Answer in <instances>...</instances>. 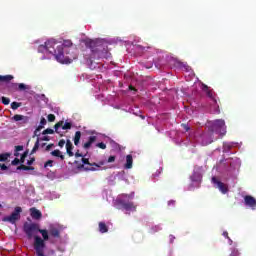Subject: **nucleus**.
Instances as JSON below:
<instances>
[{
  "label": "nucleus",
  "mask_w": 256,
  "mask_h": 256,
  "mask_svg": "<svg viewBox=\"0 0 256 256\" xmlns=\"http://www.w3.org/2000/svg\"><path fill=\"white\" fill-rule=\"evenodd\" d=\"M85 46L87 49L91 50L90 57H86V63L90 69H95V65H93L94 59H107L109 58V51L107 48L103 46V42L101 40H86Z\"/></svg>",
  "instance_id": "nucleus-1"
},
{
  "label": "nucleus",
  "mask_w": 256,
  "mask_h": 256,
  "mask_svg": "<svg viewBox=\"0 0 256 256\" xmlns=\"http://www.w3.org/2000/svg\"><path fill=\"white\" fill-rule=\"evenodd\" d=\"M55 45H57L55 40H48L45 42V45H40L38 47V53H45V51H48V53L54 55L58 63H62L63 65L73 63V60L77 59V56L75 55L65 56L63 53V46H57V49L55 50Z\"/></svg>",
  "instance_id": "nucleus-2"
},
{
  "label": "nucleus",
  "mask_w": 256,
  "mask_h": 256,
  "mask_svg": "<svg viewBox=\"0 0 256 256\" xmlns=\"http://www.w3.org/2000/svg\"><path fill=\"white\" fill-rule=\"evenodd\" d=\"M212 131L219 133L221 137L227 135V126L225 125V120L217 119L212 122Z\"/></svg>",
  "instance_id": "nucleus-3"
},
{
  "label": "nucleus",
  "mask_w": 256,
  "mask_h": 256,
  "mask_svg": "<svg viewBox=\"0 0 256 256\" xmlns=\"http://www.w3.org/2000/svg\"><path fill=\"white\" fill-rule=\"evenodd\" d=\"M23 209L19 206L15 207L14 211L10 216H5L2 218V221L5 223H11L12 225H15L19 219H21V212Z\"/></svg>",
  "instance_id": "nucleus-4"
},
{
  "label": "nucleus",
  "mask_w": 256,
  "mask_h": 256,
  "mask_svg": "<svg viewBox=\"0 0 256 256\" xmlns=\"http://www.w3.org/2000/svg\"><path fill=\"white\" fill-rule=\"evenodd\" d=\"M74 164L77 165V169H84V171H97V168L93 167V163L89 162L88 158L82 157V164L75 160Z\"/></svg>",
  "instance_id": "nucleus-5"
},
{
  "label": "nucleus",
  "mask_w": 256,
  "mask_h": 256,
  "mask_svg": "<svg viewBox=\"0 0 256 256\" xmlns=\"http://www.w3.org/2000/svg\"><path fill=\"white\" fill-rule=\"evenodd\" d=\"M117 205L121 206L125 211H137V206L133 202H127L123 199L117 200Z\"/></svg>",
  "instance_id": "nucleus-6"
},
{
  "label": "nucleus",
  "mask_w": 256,
  "mask_h": 256,
  "mask_svg": "<svg viewBox=\"0 0 256 256\" xmlns=\"http://www.w3.org/2000/svg\"><path fill=\"white\" fill-rule=\"evenodd\" d=\"M212 183H214V185H216L219 191H221V193H223L224 195L225 193H228L229 187L227 186V184L217 180V177H212Z\"/></svg>",
  "instance_id": "nucleus-7"
},
{
  "label": "nucleus",
  "mask_w": 256,
  "mask_h": 256,
  "mask_svg": "<svg viewBox=\"0 0 256 256\" xmlns=\"http://www.w3.org/2000/svg\"><path fill=\"white\" fill-rule=\"evenodd\" d=\"M48 231V237H53L54 239H61V230L55 225H50Z\"/></svg>",
  "instance_id": "nucleus-8"
},
{
  "label": "nucleus",
  "mask_w": 256,
  "mask_h": 256,
  "mask_svg": "<svg viewBox=\"0 0 256 256\" xmlns=\"http://www.w3.org/2000/svg\"><path fill=\"white\" fill-rule=\"evenodd\" d=\"M244 205H246V207H250L253 210L256 209V199L255 197L251 196V195H246L244 197Z\"/></svg>",
  "instance_id": "nucleus-9"
},
{
  "label": "nucleus",
  "mask_w": 256,
  "mask_h": 256,
  "mask_svg": "<svg viewBox=\"0 0 256 256\" xmlns=\"http://www.w3.org/2000/svg\"><path fill=\"white\" fill-rule=\"evenodd\" d=\"M62 127V129L65 131L67 129H71L72 124L71 122H64V121H59L54 125L55 133H60L59 128Z\"/></svg>",
  "instance_id": "nucleus-10"
},
{
  "label": "nucleus",
  "mask_w": 256,
  "mask_h": 256,
  "mask_svg": "<svg viewBox=\"0 0 256 256\" xmlns=\"http://www.w3.org/2000/svg\"><path fill=\"white\" fill-rule=\"evenodd\" d=\"M13 121L19 122L22 121V123L25 125L29 123V118L27 116L16 114L12 117Z\"/></svg>",
  "instance_id": "nucleus-11"
},
{
  "label": "nucleus",
  "mask_w": 256,
  "mask_h": 256,
  "mask_svg": "<svg viewBox=\"0 0 256 256\" xmlns=\"http://www.w3.org/2000/svg\"><path fill=\"white\" fill-rule=\"evenodd\" d=\"M73 149H75V147L73 146V143L71 142V140H67L66 141V153L69 157H73L75 155V153H73Z\"/></svg>",
  "instance_id": "nucleus-12"
},
{
  "label": "nucleus",
  "mask_w": 256,
  "mask_h": 256,
  "mask_svg": "<svg viewBox=\"0 0 256 256\" xmlns=\"http://www.w3.org/2000/svg\"><path fill=\"white\" fill-rule=\"evenodd\" d=\"M124 169H133V155L128 154L126 156V163L124 164Z\"/></svg>",
  "instance_id": "nucleus-13"
},
{
  "label": "nucleus",
  "mask_w": 256,
  "mask_h": 256,
  "mask_svg": "<svg viewBox=\"0 0 256 256\" xmlns=\"http://www.w3.org/2000/svg\"><path fill=\"white\" fill-rule=\"evenodd\" d=\"M30 213H31L32 219L39 220L41 219V217H43V214L41 213V211L37 210V208H31Z\"/></svg>",
  "instance_id": "nucleus-14"
},
{
  "label": "nucleus",
  "mask_w": 256,
  "mask_h": 256,
  "mask_svg": "<svg viewBox=\"0 0 256 256\" xmlns=\"http://www.w3.org/2000/svg\"><path fill=\"white\" fill-rule=\"evenodd\" d=\"M95 141H97V136H90L88 141L84 143L83 149H90Z\"/></svg>",
  "instance_id": "nucleus-15"
},
{
  "label": "nucleus",
  "mask_w": 256,
  "mask_h": 256,
  "mask_svg": "<svg viewBox=\"0 0 256 256\" xmlns=\"http://www.w3.org/2000/svg\"><path fill=\"white\" fill-rule=\"evenodd\" d=\"M14 77L13 75H0V83H11L13 81Z\"/></svg>",
  "instance_id": "nucleus-16"
},
{
  "label": "nucleus",
  "mask_w": 256,
  "mask_h": 256,
  "mask_svg": "<svg viewBox=\"0 0 256 256\" xmlns=\"http://www.w3.org/2000/svg\"><path fill=\"white\" fill-rule=\"evenodd\" d=\"M98 229L101 233H108L109 227H107V224L105 222H99Z\"/></svg>",
  "instance_id": "nucleus-17"
},
{
  "label": "nucleus",
  "mask_w": 256,
  "mask_h": 256,
  "mask_svg": "<svg viewBox=\"0 0 256 256\" xmlns=\"http://www.w3.org/2000/svg\"><path fill=\"white\" fill-rule=\"evenodd\" d=\"M60 47H62V48L65 47L66 49H69V47H73V42H72L71 40H64L63 43H62V45H60ZM62 53L65 54V52L63 51V49H62Z\"/></svg>",
  "instance_id": "nucleus-18"
},
{
  "label": "nucleus",
  "mask_w": 256,
  "mask_h": 256,
  "mask_svg": "<svg viewBox=\"0 0 256 256\" xmlns=\"http://www.w3.org/2000/svg\"><path fill=\"white\" fill-rule=\"evenodd\" d=\"M17 170L18 171H34L35 168L33 166H26V165H23L21 164L20 166L17 167Z\"/></svg>",
  "instance_id": "nucleus-19"
},
{
  "label": "nucleus",
  "mask_w": 256,
  "mask_h": 256,
  "mask_svg": "<svg viewBox=\"0 0 256 256\" xmlns=\"http://www.w3.org/2000/svg\"><path fill=\"white\" fill-rule=\"evenodd\" d=\"M81 141V131H76L74 136V145L77 147Z\"/></svg>",
  "instance_id": "nucleus-20"
},
{
  "label": "nucleus",
  "mask_w": 256,
  "mask_h": 256,
  "mask_svg": "<svg viewBox=\"0 0 256 256\" xmlns=\"http://www.w3.org/2000/svg\"><path fill=\"white\" fill-rule=\"evenodd\" d=\"M9 157H11V153L0 154V162L5 163V161H7Z\"/></svg>",
  "instance_id": "nucleus-21"
},
{
  "label": "nucleus",
  "mask_w": 256,
  "mask_h": 256,
  "mask_svg": "<svg viewBox=\"0 0 256 256\" xmlns=\"http://www.w3.org/2000/svg\"><path fill=\"white\" fill-rule=\"evenodd\" d=\"M191 181H194V182L201 181V174L194 172L191 176Z\"/></svg>",
  "instance_id": "nucleus-22"
},
{
  "label": "nucleus",
  "mask_w": 256,
  "mask_h": 256,
  "mask_svg": "<svg viewBox=\"0 0 256 256\" xmlns=\"http://www.w3.org/2000/svg\"><path fill=\"white\" fill-rule=\"evenodd\" d=\"M207 97H209L210 99H212L213 103L215 105H217V99H215V97H213V92L211 90L206 91Z\"/></svg>",
  "instance_id": "nucleus-23"
},
{
  "label": "nucleus",
  "mask_w": 256,
  "mask_h": 256,
  "mask_svg": "<svg viewBox=\"0 0 256 256\" xmlns=\"http://www.w3.org/2000/svg\"><path fill=\"white\" fill-rule=\"evenodd\" d=\"M38 150H39V138L37 139V141L34 144V147L31 150V155H33L34 153H37Z\"/></svg>",
  "instance_id": "nucleus-24"
},
{
  "label": "nucleus",
  "mask_w": 256,
  "mask_h": 256,
  "mask_svg": "<svg viewBox=\"0 0 256 256\" xmlns=\"http://www.w3.org/2000/svg\"><path fill=\"white\" fill-rule=\"evenodd\" d=\"M17 83H9L8 85H7V88L9 89V91H15V90H17Z\"/></svg>",
  "instance_id": "nucleus-25"
},
{
  "label": "nucleus",
  "mask_w": 256,
  "mask_h": 256,
  "mask_svg": "<svg viewBox=\"0 0 256 256\" xmlns=\"http://www.w3.org/2000/svg\"><path fill=\"white\" fill-rule=\"evenodd\" d=\"M53 133H55V130L47 128L42 132V135H53Z\"/></svg>",
  "instance_id": "nucleus-26"
},
{
  "label": "nucleus",
  "mask_w": 256,
  "mask_h": 256,
  "mask_svg": "<svg viewBox=\"0 0 256 256\" xmlns=\"http://www.w3.org/2000/svg\"><path fill=\"white\" fill-rule=\"evenodd\" d=\"M18 107H21V102H12L11 103V109H13V111H16V109Z\"/></svg>",
  "instance_id": "nucleus-27"
},
{
  "label": "nucleus",
  "mask_w": 256,
  "mask_h": 256,
  "mask_svg": "<svg viewBox=\"0 0 256 256\" xmlns=\"http://www.w3.org/2000/svg\"><path fill=\"white\" fill-rule=\"evenodd\" d=\"M27 155H29V151H25L20 157V163H25V159H27Z\"/></svg>",
  "instance_id": "nucleus-28"
},
{
  "label": "nucleus",
  "mask_w": 256,
  "mask_h": 256,
  "mask_svg": "<svg viewBox=\"0 0 256 256\" xmlns=\"http://www.w3.org/2000/svg\"><path fill=\"white\" fill-rule=\"evenodd\" d=\"M18 89H19V91H25V90L29 89V86L25 85L24 83H20V84H18Z\"/></svg>",
  "instance_id": "nucleus-29"
},
{
  "label": "nucleus",
  "mask_w": 256,
  "mask_h": 256,
  "mask_svg": "<svg viewBox=\"0 0 256 256\" xmlns=\"http://www.w3.org/2000/svg\"><path fill=\"white\" fill-rule=\"evenodd\" d=\"M1 101H2L3 105H9L11 103V99H9L5 96H2Z\"/></svg>",
  "instance_id": "nucleus-30"
},
{
  "label": "nucleus",
  "mask_w": 256,
  "mask_h": 256,
  "mask_svg": "<svg viewBox=\"0 0 256 256\" xmlns=\"http://www.w3.org/2000/svg\"><path fill=\"white\" fill-rule=\"evenodd\" d=\"M53 157H61V150H54L51 152Z\"/></svg>",
  "instance_id": "nucleus-31"
},
{
  "label": "nucleus",
  "mask_w": 256,
  "mask_h": 256,
  "mask_svg": "<svg viewBox=\"0 0 256 256\" xmlns=\"http://www.w3.org/2000/svg\"><path fill=\"white\" fill-rule=\"evenodd\" d=\"M96 147H98L99 149H107V144L100 142L96 144Z\"/></svg>",
  "instance_id": "nucleus-32"
},
{
  "label": "nucleus",
  "mask_w": 256,
  "mask_h": 256,
  "mask_svg": "<svg viewBox=\"0 0 256 256\" xmlns=\"http://www.w3.org/2000/svg\"><path fill=\"white\" fill-rule=\"evenodd\" d=\"M44 167L45 169H47V167H53V160H48L45 162Z\"/></svg>",
  "instance_id": "nucleus-33"
},
{
  "label": "nucleus",
  "mask_w": 256,
  "mask_h": 256,
  "mask_svg": "<svg viewBox=\"0 0 256 256\" xmlns=\"http://www.w3.org/2000/svg\"><path fill=\"white\" fill-rule=\"evenodd\" d=\"M47 119H48L49 123H53V121H55V116H54V114H49V115L47 116Z\"/></svg>",
  "instance_id": "nucleus-34"
},
{
  "label": "nucleus",
  "mask_w": 256,
  "mask_h": 256,
  "mask_svg": "<svg viewBox=\"0 0 256 256\" xmlns=\"http://www.w3.org/2000/svg\"><path fill=\"white\" fill-rule=\"evenodd\" d=\"M19 163H21V160L19 158H15L12 162L11 165L17 166L19 165Z\"/></svg>",
  "instance_id": "nucleus-35"
},
{
  "label": "nucleus",
  "mask_w": 256,
  "mask_h": 256,
  "mask_svg": "<svg viewBox=\"0 0 256 256\" xmlns=\"http://www.w3.org/2000/svg\"><path fill=\"white\" fill-rule=\"evenodd\" d=\"M223 236L226 237V239L229 240L230 244L233 243V240H231V238H229V233H228L227 231H224V232H223Z\"/></svg>",
  "instance_id": "nucleus-36"
},
{
  "label": "nucleus",
  "mask_w": 256,
  "mask_h": 256,
  "mask_svg": "<svg viewBox=\"0 0 256 256\" xmlns=\"http://www.w3.org/2000/svg\"><path fill=\"white\" fill-rule=\"evenodd\" d=\"M115 159H117L115 156L108 157L107 163H115Z\"/></svg>",
  "instance_id": "nucleus-37"
},
{
  "label": "nucleus",
  "mask_w": 256,
  "mask_h": 256,
  "mask_svg": "<svg viewBox=\"0 0 256 256\" xmlns=\"http://www.w3.org/2000/svg\"><path fill=\"white\" fill-rule=\"evenodd\" d=\"M92 165H93V167H101V166L105 165V162L100 161L99 163H93Z\"/></svg>",
  "instance_id": "nucleus-38"
},
{
  "label": "nucleus",
  "mask_w": 256,
  "mask_h": 256,
  "mask_svg": "<svg viewBox=\"0 0 256 256\" xmlns=\"http://www.w3.org/2000/svg\"><path fill=\"white\" fill-rule=\"evenodd\" d=\"M181 127L184 129V131H189L191 129V127H189L188 124H181Z\"/></svg>",
  "instance_id": "nucleus-39"
},
{
  "label": "nucleus",
  "mask_w": 256,
  "mask_h": 256,
  "mask_svg": "<svg viewBox=\"0 0 256 256\" xmlns=\"http://www.w3.org/2000/svg\"><path fill=\"white\" fill-rule=\"evenodd\" d=\"M74 155H75L76 159H78V157H85V155H83V153L79 152V150H77Z\"/></svg>",
  "instance_id": "nucleus-40"
},
{
  "label": "nucleus",
  "mask_w": 256,
  "mask_h": 256,
  "mask_svg": "<svg viewBox=\"0 0 256 256\" xmlns=\"http://www.w3.org/2000/svg\"><path fill=\"white\" fill-rule=\"evenodd\" d=\"M15 151L16 153H19V151H23V146L21 145L15 146Z\"/></svg>",
  "instance_id": "nucleus-41"
},
{
  "label": "nucleus",
  "mask_w": 256,
  "mask_h": 256,
  "mask_svg": "<svg viewBox=\"0 0 256 256\" xmlns=\"http://www.w3.org/2000/svg\"><path fill=\"white\" fill-rule=\"evenodd\" d=\"M41 129H43V126H42V125H39V126L36 128V130L34 131V135L37 136V133H39V131H40Z\"/></svg>",
  "instance_id": "nucleus-42"
},
{
  "label": "nucleus",
  "mask_w": 256,
  "mask_h": 256,
  "mask_svg": "<svg viewBox=\"0 0 256 256\" xmlns=\"http://www.w3.org/2000/svg\"><path fill=\"white\" fill-rule=\"evenodd\" d=\"M58 146L59 147H61V148H63V147H65V140H60L59 142H58Z\"/></svg>",
  "instance_id": "nucleus-43"
},
{
  "label": "nucleus",
  "mask_w": 256,
  "mask_h": 256,
  "mask_svg": "<svg viewBox=\"0 0 256 256\" xmlns=\"http://www.w3.org/2000/svg\"><path fill=\"white\" fill-rule=\"evenodd\" d=\"M202 91L204 92L209 91V86H207L206 84H202Z\"/></svg>",
  "instance_id": "nucleus-44"
},
{
  "label": "nucleus",
  "mask_w": 256,
  "mask_h": 256,
  "mask_svg": "<svg viewBox=\"0 0 256 256\" xmlns=\"http://www.w3.org/2000/svg\"><path fill=\"white\" fill-rule=\"evenodd\" d=\"M40 125H42V127H43V125H47V120L42 117L40 120Z\"/></svg>",
  "instance_id": "nucleus-45"
},
{
  "label": "nucleus",
  "mask_w": 256,
  "mask_h": 256,
  "mask_svg": "<svg viewBox=\"0 0 256 256\" xmlns=\"http://www.w3.org/2000/svg\"><path fill=\"white\" fill-rule=\"evenodd\" d=\"M0 169H1L2 171H7V169H9V168L7 167V165L1 164Z\"/></svg>",
  "instance_id": "nucleus-46"
},
{
  "label": "nucleus",
  "mask_w": 256,
  "mask_h": 256,
  "mask_svg": "<svg viewBox=\"0 0 256 256\" xmlns=\"http://www.w3.org/2000/svg\"><path fill=\"white\" fill-rule=\"evenodd\" d=\"M33 163H35V158H31L27 161V165H33Z\"/></svg>",
  "instance_id": "nucleus-47"
},
{
  "label": "nucleus",
  "mask_w": 256,
  "mask_h": 256,
  "mask_svg": "<svg viewBox=\"0 0 256 256\" xmlns=\"http://www.w3.org/2000/svg\"><path fill=\"white\" fill-rule=\"evenodd\" d=\"M229 149H231V145L224 144V151H229Z\"/></svg>",
  "instance_id": "nucleus-48"
},
{
  "label": "nucleus",
  "mask_w": 256,
  "mask_h": 256,
  "mask_svg": "<svg viewBox=\"0 0 256 256\" xmlns=\"http://www.w3.org/2000/svg\"><path fill=\"white\" fill-rule=\"evenodd\" d=\"M53 147V144H49L46 146V151H51V148Z\"/></svg>",
  "instance_id": "nucleus-49"
},
{
  "label": "nucleus",
  "mask_w": 256,
  "mask_h": 256,
  "mask_svg": "<svg viewBox=\"0 0 256 256\" xmlns=\"http://www.w3.org/2000/svg\"><path fill=\"white\" fill-rule=\"evenodd\" d=\"M48 255H55V250L54 249H50L48 251Z\"/></svg>",
  "instance_id": "nucleus-50"
},
{
  "label": "nucleus",
  "mask_w": 256,
  "mask_h": 256,
  "mask_svg": "<svg viewBox=\"0 0 256 256\" xmlns=\"http://www.w3.org/2000/svg\"><path fill=\"white\" fill-rule=\"evenodd\" d=\"M168 205H169V206L175 205V200H170V201L168 202Z\"/></svg>",
  "instance_id": "nucleus-51"
},
{
  "label": "nucleus",
  "mask_w": 256,
  "mask_h": 256,
  "mask_svg": "<svg viewBox=\"0 0 256 256\" xmlns=\"http://www.w3.org/2000/svg\"><path fill=\"white\" fill-rule=\"evenodd\" d=\"M42 141H49V136L42 137Z\"/></svg>",
  "instance_id": "nucleus-52"
},
{
  "label": "nucleus",
  "mask_w": 256,
  "mask_h": 256,
  "mask_svg": "<svg viewBox=\"0 0 256 256\" xmlns=\"http://www.w3.org/2000/svg\"><path fill=\"white\" fill-rule=\"evenodd\" d=\"M58 157L61 159V161L65 160V156L63 154H61V153H60V156H58Z\"/></svg>",
  "instance_id": "nucleus-53"
},
{
  "label": "nucleus",
  "mask_w": 256,
  "mask_h": 256,
  "mask_svg": "<svg viewBox=\"0 0 256 256\" xmlns=\"http://www.w3.org/2000/svg\"><path fill=\"white\" fill-rule=\"evenodd\" d=\"M211 142H212V141H209V142L203 141V142H202V145H209V144H211Z\"/></svg>",
  "instance_id": "nucleus-54"
},
{
  "label": "nucleus",
  "mask_w": 256,
  "mask_h": 256,
  "mask_svg": "<svg viewBox=\"0 0 256 256\" xmlns=\"http://www.w3.org/2000/svg\"><path fill=\"white\" fill-rule=\"evenodd\" d=\"M15 157H19V152L14 153Z\"/></svg>",
  "instance_id": "nucleus-55"
},
{
  "label": "nucleus",
  "mask_w": 256,
  "mask_h": 256,
  "mask_svg": "<svg viewBox=\"0 0 256 256\" xmlns=\"http://www.w3.org/2000/svg\"><path fill=\"white\" fill-rule=\"evenodd\" d=\"M140 49H145L143 46H138Z\"/></svg>",
  "instance_id": "nucleus-56"
},
{
  "label": "nucleus",
  "mask_w": 256,
  "mask_h": 256,
  "mask_svg": "<svg viewBox=\"0 0 256 256\" xmlns=\"http://www.w3.org/2000/svg\"><path fill=\"white\" fill-rule=\"evenodd\" d=\"M45 145H47V143L42 144V147H45Z\"/></svg>",
  "instance_id": "nucleus-57"
},
{
  "label": "nucleus",
  "mask_w": 256,
  "mask_h": 256,
  "mask_svg": "<svg viewBox=\"0 0 256 256\" xmlns=\"http://www.w3.org/2000/svg\"><path fill=\"white\" fill-rule=\"evenodd\" d=\"M130 89H133V86H130Z\"/></svg>",
  "instance_id": "nucleus-58"
},
{
  "label": "nucleus",
  "mask_w": 256,
  "mask_h": 256,
  "mask_svg": "<svg viewBox=\"0 0 256 256\" xmlns=\"http://www.w3.org/2000/svg\"><path fill=\"white\" fill-rule=\"evenodd\" d=\"M0 207H1V204H0Z\"/></svg>",
  "instance_id": "nucleus-59"
}]
</instances>
